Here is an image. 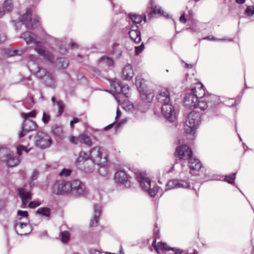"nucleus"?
<instances>
[{
	"mask_svg": "<svg viewBox=\"0 0 254 254\" xmlns=\"http://www.w3.org/2000/svg\"><path fill=\"white\" fill-rule=\"evenodd\" d=\"M30 148L27 149V147L20 145L17 147V152L18 155H21L23 151H25L27 153L29 152Z\"/></svg>",
	"mask_w": 254,
	"mask_h": 254,
	"instance_id": "obj_42",
	"label": "nucleus"
},
{
	"mask_svg": "<svg viewBox=\"0 0 254 254\" xmlns=\"http://www.w3.org/2000/svg\"><path fill=\"white\" fill-rule=\"evenodd\" d=\"M21 128L22 130L18 134L20 138L23 137L27 132L36 130L37 128V125L36 122L27 119L22 124Z\"/></svg>",
	"mask_w": 254,
	"mask_h": 254,
	"instance_id": "obj_15",
	"label": "nucleus"
},
{
	"mask_svg": "<svg viewBox=\"0 0 254 254\" xmlns=\"http://www.w3.org/2000/svg\"><path fill=\"white\" fill-rule=\"evenodd\" d=\"M69 141L72 143L77 144L79 143V140H78V136L75 137L73 136H70L69 137Z\"/></svg>",
	"mask_w": 254,
	"mask_h": 254,
	"instance_id": "obj_53",
	"label": "nucleus"
},
{
	"mask_svg": "<svg viewBox=\"0 0 254 254\" xmlns=\"http://www.w3.org/2000/svg\"><path fill=\"white\" fill-rule=\"evenodd\" d=\"M122 86L123 84L120 82H114L111 84L113 88L112 91L115 94H121V90H123Z\"/></svg>",
	"mask_w": 254,
	"mask_h": 254,
	"instance_id": "obj_30",
	"label": "nucleus"
},
{
	"mask_svg": "<svg viewBox=\"0 0 254 254\" xmlns=\"http://www.w3.org/2000/svg\"><path fill=\"white\" fill-rule=\"evenodd\" d=\"M2 160L5 162L7 165L9 167L17 166L20 161L18 157L11 154H8L3 156L2 158Z\"/></svg>",
	"mask_w": 254,
	"mask_h": 254,
	"instance_id": "obj_19",
	"label": "nucleus"
},
{
	"mask_svg": "<svg viewBox=\"0 0 254 254\" xmlns=\"http://www.w3.org/2000/svg\"><path fill=\"white\" fill-rule=\"evenodd\" d=\"M192 89H195L196 90V91L194 90V91L195 92V94H196L198 101V98H201L205 94L203 86L201 85L199 87H198L197 89L196 88H193Z\"/></svg>",
	"mask_w": 254,
	"mask_h": 254,
	"instance_id": "obj_35",
	"label": "nucleus"
},
{
	"mask_svg": "<svg viewBox=\"0 0 254 254\" xmlns=\"http://www.w3.org/2000/svg\"><path fill=\"white\" fill-rule=\"evenodd\" d=\"M189 254L188 252H186L183 250L176 248V254ZM190 254H197V252L194 250L193 253H190Z\"/></svg>",
	"mask_w": 254,
	"mask_h": 254,
	"instance_id": "obj_49",
	"label": "nucleus"
},
{
	"mask_svg": "<svg viewBox=\"0 0 254 254\" xmlns=\"http://www.w3.org/2000/svg\"><path fill=\"white\" fill-rule=\"evenodd\" d=\"M158 102L163 103L162 112L165 118L170 123L174 121L175 107L168 104L170 101L169 94L166 88H162L159 90L156 96Z\"/></svg>",
	"mask_w": 254,
	"mask_h": 254,
	"instance_id": "obj_2",
	"label": "nucleus"
},
{
	"mask_svg": "<svg viewBox=\"0 0 254 254\" xmlns=\"http://www.w3.org/2000/svg\"><path fill=\"white\" fill-rule=\"evenodd\" d=\"M21 115L22 117L27 120L29 117H35L36 116V112L35 111H32L28 113H22Z\"/></svg>",
	"mask_w": 254,
	"mask_h": 254,
	"instance_id": "obj_48",
	"label": "nucleus"
},
{
	"mask_svg": "<svg viewBox=\"0 0 254 254\" xmlns=\"http://www.w3.org/2000/svg\"><path fill=\"white\" fill-rule=\"evenodd\" d=\"M38 175L39 172L37 170H34L33 172L32 175L30 178L31 180L32 181L36 180L37 179Z\"/></svg>",
	"mask_w": 254,
	"mask_h": 254,
	"instance_id": "obj_55",
	"label": "nucleus"
},
{
	"mask_svg": "<svg viewBox=\"0 0 254 254\" xmlns=\"http://www.w3.org/2000/svg\"><path fill=\"white\" fill-rule=\"evenodd\" d=\"M41 204V202L38 201H32L30 202L28 206L30 208H34Z\"/></svg>",
	"mask_w": 254,
	"mask_h": 254,
	"instance_id": "obj_52",
	"label": "nucleus"
},
{
	"mask_svg": "<svg viewBox=\"0 0 254 254\" xmlns=\"http://www.w3.org/2000/svg\"><path fill=\"white\" fill-rule=\"evenodd\" d=\"M245 13L248 16L253 15L254 14V6H248L245 9Z\"/></svg>",
	"mask_w": 254,
	"mask_h": 254,
	"instance_id": "obj_45",
	"label": "nucleus"
},
{
	"mask_svg": "<svg viewBox=\"0 0 254 254\" xmlns=\"http://www.w3.org/2000/svg\"><path fill=\"white\" fill-rule=\"evenodd\" d=\"M36 213L46 217H49L51 214V210L48 207H40L37 210Z\"/></svg>",
	"mask_w": 254,
	"mask_h": 254,
	"instance_id": "obj_31",
	"label": "nucleus"
},
{
	"mask_svg": "<svg viewBox=\"0 0 254 254\" xmlns=\"http://www.w3.org/2000/svg\"><path fill=\"white\" fill-rule=\"evenodd\" d=\"M3 7L6 11H11L13 8V4L11 0H6L3 2Z\"/></svg>",
	"mask_w": 254,
	"mask_h": 254,
	"instance_id": "obj_32",
	"label": "nucleus"
},
{
	"mask_svg": "<svg viewBox=\"0 0 254 254\" xmlns=\"http://www.w3.org/2000/svg\"><path fill=\"white\" fill-rule=\"evenodd\" d=\"M163 12H164V11L163 10V9L161 7L155 6L153 12L149 13L150 17V18L152 17V15L153 14L157 13V14H161L162 15Z\"/></svg>",
	"mask_w": 254,
	"mask_h": 254,
	"instance_id": "obj_46",
	"label": "nucleus"
},
{
	"mask_svg": "<svg viewBox=\"0 0 254 254\" xmlns=\"http://www.w3.org/2000/svg\"><path fill=\"white\" fill-rule=\"evenodd\" d=\"M67 52L66 48L61 47L60 48V52L63 54H65Z\"/></svg>",
	"mask_w": 254,
	"mask_h": 254,
	"instance_id": "obj_63",
	"label": "nucleus"
},
{
	"mask_svg": "<svg viewBox=\"0 0 254 254\" xmlns=\"http://www.w3.org/2000/svg\"><path fill=\"white\" fill-rule=\"evenodd\" d=\"M14 228L16 232L19 235H27L32 231L31 224H29V221L21 222L20 220H15Z\"/></svg>",
	"mask_w": 254,
	"mask_h": 254,
	"instance_id": "obj_12",
	"label": "nucleus"
},
{
	"mask_svg": "<svg viewBox=\"0 0 254 254\" xmlns=\"http://www.w3.org/2000/svg\"><path fill=\"white\" fill-rule=\"evenodd\" d=\"M198 114L195 111L190 112L185 122V131L187 133H194L198 126Z\"/></svg>",
	"mask_w": 254,
	"mask_h": 254,
	"instance_id": "obj_8",
	"label": "nucleus"
},
{
	"mask_svg": "<svg viewBox=\"0 0 254 254\" xmlns=\"http://www.w3.org/2000/svg\"><path fill=\"white\" fill-rule=\"evenodd\" d=\"M122 88H123V90H121V93H123L125 97H128L130 95V93L129 92V87L127 85H123Z\"/></svg>",
	"mask_w": 254,
	"mask_h": 254,
	"instance_id": "obj_40",
	"label": "nucleus"
},
{
	"mask_svg": "<svg viewBox=\"0 0 254 254\" xmlns=\"http://www.w3.org/2000/svg\"><path fill=\"white\" fill-rule=\"evenodd\" d=\"M152 246L154 247V249L155 250V251L158 253H159V252H158V249H159V248L158 247V245L156 246V240H154L153 242H152Z\"/></svg>",
	"mask_w": 254,
	"mask_h": 254,
	"instance_id": "obj_61",
	"label": "nucleus"
},
{
	"mask_svg": "<svg viewBox=\"0 0 254 254\" xmlns=\"http://www.w3.org/2000/svg\"><path fill=\"white\" fill-rule=\"evenodd\" d=\"M194 90L196 91L195 89H191L190 92L187 93L184 97V106L190 109L197 107V97L195 94Z\"/></svg>",
	"mask_w": 254,
	"mask_h": 254,
	"instance_id": "obj_14",
	"label": "nucleus"
},
{
	"mask_svg": "<svg viewBox=\"0 0 254 254\" xmlns=\"http://www.w3.org/2000/svg\"><path fill=\"white\" fill-rule=\"evenodd\" d=\"M69 64L67 59L64 58H58L55 62V66L58 68H66Z\"/></svg>",
	"mask_w": 254,
	"mask_h": 254,
	"instance_id": "obj_27",
	"label": "nucleus"
},
{
	"mask_svg": "<svg viewBox=\"0 0 254 254\" xmlns=\"http://www.w3.org/2000/svg\"><path fill=\"white\" fill-rule=\"evenodd\" d=\"M30 61L28 66L31 72L37 78L42 79L43 82L47 86L54 87L56 81L54 75L46 69L40 67L37 63V58L36 56H29Z\"/></svg>",
	"mask_w": 254,
	"mask_h": 254,
	"instance_id": "obj_1",
	"label": "nucleus"
},
{
	"mask_svg": "<svg viewBox=\"0 0 254 254\" xmlns=\"http://www.w3.org/2000/svg\"><path fill=\"white\" fill-rule=\"evenodd\" d=\"M71 172V171L70 169H63L60 173L59 175L60 176L67 177L70 176Z\"/></svg>",
	"mask_w": 254,
	"mask_h": 254,
	"instance_id": "obj_47",
	"label": "nucleus"
},
{
	"mask_svg": "<svg viewBox=\"0 0 254 254\" xmlns=\"http://www.w3.org/2000/svg\"><path fill=\"white\" fill-rule=\"evenodd\" d=\"M79 121V120L78 118H74L73 119V120H72L71 121H70V127H72L73 125L74 124H75V123H78V122Z\"/></svg>",
	"mask_w": 254,
	"mask_h": 254,
	"instance_id": "obj_57",
	"label": "nucleus"
},
{
	"mask_svg": "<svg viewBox=\"0 0 254 254\" xmlns=\"http://www.w3.org/2000/svg\"><path fill=\"white\" fill-rule=\"evenodd\" d=\"M50 116L46 113H43L42 120L44 124H48L50 120Z\"/></svg>",
	"mask_w": 254,
	"mask_h": 254,
	"instance_id": "obj_50",
	"label": "nucleus"
},
{
	"mask_svg": "<svg viewBox=\"0 0 254 254\" xmlns=\"http://www.w3.org/2000/svg\"><path fill=\"white\" fill-rule=\"evenodd\" d=\"M6 36L4 33H0V43H2L5 41Z\"/></svg>",
	"mask_w": 254,
	"mask_h": 254,
	"instance_id": "obj_56",
	"label": "nucleus"
},
{
	"mask_svg": "<svg viewBox=\"0 0 254 254\" xmlns=\"http://www.w3.org/2000/svg\"><path fill=\"white\" fill-rule=\"evenodd\" d=\"M39 17L35 16L32 17V13L30 9H28L26 12L21 16V21L17 22L15 23V29L17 30V26L21 25L22 24L25 25L27 29L34 28L37 27L39 25Z\"/></svg>",
	"mask_w": 254,
	"mask_h": 254,
	"instance_id": "obj_4",
	"label": "nucleus"
},
{
	"mask_svg": "<svg viewBox=\"0 0 254 254\" xmlns=\"http://www.w3.org/2000/svg\"><path fill=\"white\" fill-rule=\"evenodd\" d=\"M144 48V46L143 43H142L141 44V45H140L139 46L135 47V49L136 55H139L143 51Z\"/></svg>",
	"mask_w": 254,
	"mask_h": 254,
	"instance_id": "obj_54",
	"label": "nucleus"
},
{
	"mask_svg": "<svg viewBox=\"0 0 254 254\" xmlns=\"http://www.w3.org/2000/svg\"><path fill=\"white\" fill-rule=\"evenodd\" d=\"M235 176L236 173H233L230 175L226 176L225 178V180L227 181L228 183L232 184L234 183V181L236 178Z\"/></svg>",
	"mask_w": 254,
	"mask_h": 254,
	"instance_id": "obj_43",
	"label": "nucleus"
},
{
	"mask_svg": "<svg viewBox=\"0 0 254 254\" xmlns=\"http://www.w3.org/2000/svg\"><path fill=\"white\" fill-rule=\"evenodd\" d=\"M189 160L188 165L191 170L198 171L201 168L202 164L198 159L191 157Z\"/></svg>",
	"mask_w": 254,
	"mask_h": 254,
	"instance_id": "obj_22",
	"label": "nucleus"
},
{
	"mask_svg": "<svg viewBox=\"0 0 254 254\" xmlns=\"http://www.w3.org/2000/svg\"><path fill=\"white\" fill-rule=\"evenodd\" d=\"M61 236L62 241L63 243H65L67 242L69 239L70 234L68 231H64L61 232Z\"/></svg>",
	"mask_w": 254,
	"mask_h": 254,
	"instance_id": "obj_39",
	"label": "nucleus"
},
{
	"mask_svg": "<svg viewBox=\"0 0 254 254\" xmlns=\"http://www.w3.org/2000/svg\"><path fill=\"white\" fill-rule=\"evenodd\" d=\"M89 157L97 164H107V154L104 148L100 146H95L90 151Z\"/></svg>",
	"mask_w": 254,
	"mask_h": 254,
	"instance_id": "obj_5",
	"label": "nucleus"
},
{
	"mask_svg": "<svg viewBox=\"0 0 254 254\" xmlns=\"http://www.w3.org/2000/svg\"><path fill=\"white\" fill-rule=\"evenodd\" d=\"M90 254H101V253L100 251L96 250H94V249L91 250L90 251Z\"/></svg>",
	"mask_w": 254,
	"mask_h": 254,
	"instance_id": "obj_62",
	"label": "nucleus"
},
{
	"mask_svg": "<svg viewBox=\"0 0 254 254\" xmlns=\"http://www.w3.org/2000/svg\"><path fill=\"white\" fill-rule=\"evenodd\" d=\"M181 159H189L192 155V152L190 148L187 145H182L176 149V155Z\"/></svg>",
	"mask_w": 254,
	"mask_h": 254,
	"instance_id": "obj_16",
	"label": "nucleus"
},
{
	"mask_svg": "<svg viewBox=\"0 0 254 254\" xmlns=\"http://www.w3.org/2000/svg\"><path fill=\"white\" fill-rule=\"evenodd\" d=\"M158 247L163 251H172L175 252V248L169 247L166 243L163 242H159Z\"/></svg>",
	"mask_w": 254,
	"mask_h": 254,
	"instance_id": "obj_34",
	"label": "nucleus"
},
{
	"mask_svg": "<svg viewBox=\"0 0 254 254\" xmlns=\"http://www.w3.org/2000/svg\"><path fill=\"white\" fill-rule=\"evenodd\" d=\"M114 179L118 183L125 185L126 187L130 186V182L128 180V177L123 170L117 171L115 175Z\"/></svg>",
	"mask_w": 254,
	"mask_h": 254,
	"instance_id": "obj_17",
	"label": "nucleus"
},
{
	"mask_svg": "<svg viewBox=\"0 0 254 254\" xmlns=\"http://www.w3.org/2000/svg\"><path fill=\"white\" fill-rule=\"evenodd\" d=\"M174 187H175V180H171L169 181L166 184L167 188H166V190L173 189Z\"/></svg>",
	"mask_w": 254,
	"mask_h": 254,
	"instance_id": "obj_51",
	"label": "nucleus"
},
{
	"mask_svg": "<svg viewBox=\"0 0 254 254\" xmlns=\"http://www.w3.org/2000/svg\"><path fill=\"white\" fill-rule=\"evenodd\" d=\"M129 35L130 38L136 43H139L141 41L140 32V31H133L129 30Z\"/></svg>",
	"mask_w": 254,
	"mask_h": 254,
	"instance_id": "obj_29",
	"label": "nucleus"
},
{
	"mask_svg": "<svg viewBox=\"0 0 254 254\" xmlns=\"http://www.w3.org/2000/svg\"><path fill=\"white\" fill-rule=\"evenodd\" d=\"M57 105L58 106V115L60 116L63 112L64 108V105L62 101L59 100L56 102Z\"/></svg>",
	"mask_w": 254,
	"mask_h": 254,
	"instance_id": "obj_41",
	"label": "nucleus"
},
{
	"mask_svg": "<svg viewBox=\"0 0 254 254\" xmlns=\"http://www.w3.org/2000/svg\"><path fill=\"white\" fill-rule=\"evenodd\" d=\"M221 102L219 97L214 94L210 95L207 102L203 101H197V107L202 111H204L206 109L212 110L215 107L218 106Z\"/></svg>",
	"mask_w": 254,
	"mask_h": 254,
	"instance_id": "obj_9",
	"label": "nucleus"
},
{
	"mask_svg": "<svg viewBox=\"0 0 254 254\" xmlns=\"http://www.w3.org/2000/svg\"><path fill=\"white\" fill-rule=\"evenodd\" d=\"M52 132L55 136L61 139L64 138V132L63 127L62 125L57 124L53 125L52 127Z\"/></svg>",
	"mask_w": 254,
	"mask_h": 254,
	"instance_id": "obj_23",
	"label": "nucleus"
},
{
	"mask_svg": "<svg viewBox=\"0 0 254 254\" xmlns=\"http://www.w3.org/2000/svg\"><path fill=\"white\" fill-rule=\"evenodd\" d=\"M130 30H132L133 31H139L138 30V26L136 24L132 25Z\"/></svg>",
	"mask_w": 254,
	"mask_h": 254,
	"instance_id": "obj_58",
	"label": "nucleus"
},
{
	"mask_svg": "<svg viewBox=\"0 0 254 254\" xmlns=\"http://www.w3.org/2000/svg\"><path fill=\"white\" fill-rule=\"evenodd\" d=\"M18 193L22 199L23 207H25L28 201L31 199L30 191L27 190L25 188H21L18 189Z\"/></svg>",
	"mask_w": 254,
	"mask_h": 254,
	"instance_id": "obj_18",
	"label": "nucleus"
},
{
	"mask_svg": "<svg viewBox=\"0 0 254 254\" xmlns=\"http://www.w3.org/2000/svg\"><path fill=\"white\" fill-rule=\"evenodd\" d=\"M70 181H58L53 187V192L56 194H64L70 192Z\"/></svg>",
	"mask_w": 254,
	"mask_h": 254,
	"instance_id": "obj_13",
	"label": "nucleus"
},
{
	"mask_svg": "<svg viewBox=\"0 0 254 254\" xmlns=\"http://www.w3.org/2000/svg\"><path fill=\"white\" fill-rule=\"evenodd\" d=\"M99 166V168L98 169V173L99 174L102 176H105L108 172V168L106 167V164L102 165V164H97Z\"/></svg>",
	"mask_w": 254,
	"mask_h": 254,
	"instance_id": "obj_37",
	"label": "nucleus"
},
{
	"mask_svg": "<svg viewBox=\"0 0 254 254\" xmlns=\"http://www.w3.org/2000/svg\"><path fill=\"white\" fill-rule=\"evenodd\" d=\"M95 162L91 159L84 162L82 165L78 167L79 169L86 173H91L95 170Z\"/></svg>",
	"mask_w": 254,
	"mask_h": 254,
	"instance_id": "obj_20",
	"label": "nucleus"
},
{
	"mask_svg": "<svg viewBox=\"0 0 254 254\" xmlns=\"http://www.w3.org/2000/svg\"><path fill=\"white\" fill-rule=\"evenodd\" d=\"M28 214L26 211L18 210L17 212V216L15 220L21 221L23 218H26V221L28 219Z\"/></svg>",
	"mask_w": 254,
	"mask_h": 254,
	"instance_id": "obj_36",
	"label": "nucleus"
},
{
	"mask_svg": "<svg viewBox=\"0 0 254 254\" xmlns=\"http://www.w3.org/2000/svg\"><path fill=\"white\" fill-rule=\"evenodd\" d=\"M78 140L79 143H83L88 146H91L92 145V142L90 137L87 134L82 133L78 135Z\"/></svg>",
	"mask_w": 254,
	"mask_h": 254,
	"instance_id": "obj_26",
	"label": "nucleus"
},
{
	"mask_svg": "<svg viewBox=\"0 0 254 254\" xmlns=\"http://www.w3.org/2000/svg\"><path fill=\"white\" fill-rule=\"evenodd\" d=\"M101 206L98 204L94 205V216L93 219H91L90 226L91 227H95L97 225L98 218L101 214Z\"/></svg>",
	"mask_w": 254,
	"mask_h": 254,
	"instance_id": "obj_21",
	"label": "nucleus"
},
{
	"mask_svg": "<svg viewBox=\"0 0 254 254\" xmlns=\"http://www.w3.org/2000/svg\"><path fill=\"white\" fill-rule=\"evenodd\" d=\"M52 139L47 133L39 131L35 136V144L36 146L41 149H44L50 146Z\"/></svg>",
	"mask_w": 254,
	"mask_h": 254,
	"instance_id": "obj_10",
	"label": "nucleus"
},
{
	"mask_svg": "<svg viewBox=\"0 0 254 254\" xmlns=\"http://www.w3.org/2000/svg\"><path fill=\"white\" fill-rule=\"evenodd\" d=\"M180 21L183 23H185L186 22L187 20L185 18L184 14H182V15L180 16Z\"/></svg>",
	"mask_w": 254,
	"mask_h": 254,
	"instance_id": "obj_60",
	"label": "nucleus"
},
{
	"mask_svg": "<svg viewBox=\"0 0 254 254\" xmlns=\"http://www.w3.org/2000/svg\"><path fill=\"white\" fill-rule=\"evenodd\" d=\"M162 15L166 17V18H172L173 17V15H170L168 13H167L166 12H163Z\"/></svg>",
	"mask_w": 254,
	"mask_h": 254,
	"instance_id": "obj_59",
	"label": "nucleus"
},
{
	"mask_svg": "<svg viewBox=\"0 0 254 254\" xmlns=\"http://www.w3.org/2000/svg\"><path fill=\"white\" fill-rule=\"evenodd\" d=\"M135 84L140 93L141 99L145 103L151 102L154 97L153 90L146 85L143 80H136Z\"/></svg>",
	"mask_w": 254,
	"mask_h": 254,
	"instance_id": "obj_6",
	"label": "nucleus"
},
{
	"mask_svg": "<svg viewBox=\"0 0 254 254\" xmlns=\"http://www.w3.org/2000/svg\"><path fill=\"white\" fill-rule=\"evenodd\" d=\"M20 38L24 39L27 44L32 43L36 44L35 50L39 55L42 56L49 63L52 64L54 63L55 56L51 52L39 44L40 42L37 41V35L36 34L29 31H26L21 34Z\"/></svg>",
	"mask_w": 254,
	"mask_h": 254,
	"instance_id": "obj_3",
	"label": "nucleus"
},
{
	"mask_svg": "<svg viewBox=\"0 0 254 254\" xmlns=\"http://www.w3.org/2000/svg\"><path fill=\"white\" fill-rule=\"evenodd\" d=\"M5 14V11L3 8L0 7V18L2 17Z\"/></svg>",
	"mask_w": 254,
	"mask_h": 254,
	"instance_id": "obj_64",
	"label": "nucleus"
},
{
	"mask_svg": "<svg viewBox=\"0 0 254 254\" xmlns=\"http://www.w3.org/2000/svg\"><path fill=\"white\" fill-rule=\"evenodd\" d=\"M129 17L133 21V22L136 24L140 23L142 21L143 19V18L141 15H137L136 14H129Z\"/></svg>",
	"mask_w": 254,
	"mask_h": 254,
	"instance_id": "obj_33",
	"label": "nucleus"
},
{
	"mask_svg": "<svg viewBox=\"0 0 254 254\" xmlns=\"http://www.w3.org/2000/svg\"><path fill=\"white\" fill-rule=\"evenodd\" d=\"M123 75L124 79L128 80L131 79L133 75V71L131 65L127 64L123 70Z\"/></svg>",
	"mask_w": 254,
	"mask_h": 254,
	"instance_id": "obj_25",
	"label": "nucleus"
},
{
	"mask_svg": "<svg viewBox=\"0 0 254 254\" xmlns=\"http://www.w3.org/2000/svg\"><path fill=\"white\" fill-rule=\"evenodd\" d=\"M89 155L85 152L81 151L79 153L78 158L75 161V164L77 167H79L80 165L84 163V162H87L89 160Z\"/></svg>",
	"mask_w": 254,
	"mask_h": 254,
	"instance_id": "obj_24",
	"label": "nucleus"
},
{
	"mask_svg": "<svg viewBox=\"0 0 254 254\" xmlns=\"http://www.w3.org/2000/svg\"><path fill=\"white\" fill-rule=\"evenodd\" d=\"M99 64L105 66H110L113 64V60L111 58L107 56L102 57L98 61Z\"/></svg>",
	"mask_w": 254,
	"mask_h": 254,
	"instance_id": "obj_28",
	"label": "nucleus"
},
{
	"mask_svg": "<svg viewBox=\"0 0 254 254\" xmlns=\"http://www.w3.org/2000/svg\"><path fill=\"white\" fill-rule=\"evenodd\" d=\"M70 193L75 197L84 196L86 194L85 185L79 180H75L70 181Z\"/></svg>",
	"mask_w": 254,
	"mask_h": 254,
	"instance_id": "obj_11",
	"label": "nucleus"
},
{
	"mask_svg": "<svg viewBox=\"0 0 254 254\" xmlns=\"http://www.w3.org/2000/svg\"><path fill=\"white\" fill-rule=\"evenodd\" d=\"M135 175L142 189L145 191H147L150 196L154 197L158 191L157 188L153 187V188H151L150 180L145 177L141 173L136 172Z\"/></svg>",
	"mask_w": 254,
	"mask_h": 254,
	"instance_id": "obj_7",
	"label": "nucleus"
},
{
	"mask_svg": "<svg viewBox=\"0 0 254 254\" xmlns=\"http://www.w3.org/2000/svg\"><path fill=\"white\" fill-rule=\"evenodd\" d=\"M189 183L185 180H178L177 183H176V188H187L190 187Z\"/></svg>",
	"mask_w": 254,
	"mask_h": 254,
	"instance_id": "obj_38",
	"label": "nucleus"
},
{
	"mask_svg": "<svg viewBox=\"0 0 254 254\" xmlns=\"http://www.w3.org/2000/svg\"><path fill=\"white\" fill-rule=\"evenodd\" d=\"M18 50H12L10 49H7L5 50V54L8 57L14 56L16 55H19L18 54Z\"/></svg>",
	"mask_w": 254,
	"mask_h": 254,
	"instance_id": "obj_44",
	"label": "nucleus"
}]
</instances>
